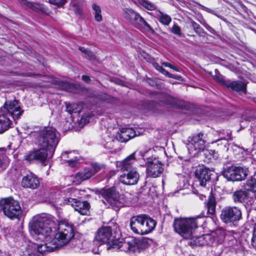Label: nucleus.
<instances>
[{
	"label": "nucleus",
	"mask_w": 256,
	"mask_h": 256,
	"mask_svg": "<svg viewBox=\"0 0 256 256\" xmlns=\"http://www.w3.org/2000/svg\"><path fill=\"white\" fill-rule=\"evenodd\" d=\"M55 231L54 222L47 216L38 218L32 222L31 234L36 240L44 242L38 246V252L53 251L67 244L74 236L73 226L66 220L60 221L56 235Z\"/></svg>",
	"instance_id": "1"
},
{
	"label": "nucleus",
	"mask_w": 256,
	"mask_h": 256,
	"mask_svg": "<svg viewBox=\"0 0 256 256\" xmlns=\"http://www.w3.org/2000/svg\"><path fill=\"white\" fill-rule=\"evenodd\" d=\"M212 172L208 168H204L197 170L196 172V176L197 180H196V188H194L193 192L194 194H200L202 196L206 197L205 194H200L199 191H202L204 193L210 192L208 201L206 206L208 212L210 214H214L216 212V202L214 197L212 195V190L206 187L208 182L210 180Z\"/></svg>",
	"instance_id": "2"
},
{
	"label": "nucleus",
	"mask_w": 256,
	"mask_h": 256,
	"mask_svg": "<svg viewBox=\"0 0 256 256\" xmlns=\"http://www.w3.org/2000/svg\"><path fill=\"white\" fill-rule=\"evenodd\" d=\"M60 140V134L53 127H46L38 132L36 143L39 148L49 150L52 156Z\"/></svg>",
	"instance_id": "3"
},
{
	"label": "nucleus",
	"mask_w": 256,
	"mask_h": 256,
	"mask_svg": "<svg viewBox=\"0 0 256 256\" xmlns=\"http://www.w3.org/2000/svg\"><path fill=\"white\" fill-rule=\"evenodd\" d=\"M202 218L198 216L196 218H183L175 219L174 228L176 232L186 239L193 236L196 229L200 225V220Z\"/></svg>",
	"instance_id": "4"
},
{
	"label": "nucleus",
	"mask_w": 256,
	"mask_h": 256,
	"mask_svg": "<svg viewBox=\"0 0 256 256\" xmlns=\"http://www.w3.org/2000/svg\"><path fill=\"white\" fill-rule=\"evenodd\" d=\"M0 209L10 219H18L22 212L19 202L12 197L0 200Z\"/></svg>",
	"instance_id": "5"
},
{
	"label": "nucleus",
	"mask_w": 256,
	"mask_h": 256,
	"mask_svg": "<svg viewBox=\"0 0 256 256\" xmlns=\"http://www.w3.org/2000/svg\"><path fill=\"white\" fill-rule=\"evenodd\" d=\"M96 192L116 210H118L122 206L123 204L120 196L115 188H104L98 190Z\"/></svg>",
	"instance_id": "6"
},
{
	"label": "nucleus",
	"mask_w": 256,
	"mask_h": 256,
	"mask_svg": "<svg viewBox=\"0 0 256 256\" xmlns=\"http://www.w3.org/2000/svg\"><path fill=\"white\" fill-rule=\"evenodd\" d=\"M248 173V168L240 166H232L224 168L222 174L228 180L240 181L244 180Z\"/></svg>",
	"instance_id": "7"
},
{
	"label": "nucleus",
	"mask_w": 256,
	"mask_h": 256,
	"mask_svg": "<svg viewBox=\"0 0 256 256\" xmlns=\"http://www.w3.org/2000/svg\"><path fill=\"white\" fill-rule=\"evenodd\" d=\"M52 156L49 154V150L45 148H39L38 150L30 152L24 156V159L30 163L38 162L46 166L47 158Z\"/></svg>",
	"instance_id": "8"
},
{
	"label": "nucleus",
	"mask_w": 256,
	"mask_h": 256,
	"mask_svg": "<svg viewBox=\"0 0 256 256\" xmlns=\"http://www.w3.org/2000/svg\"><path fill=\"white\" fill-rule=\"evenodd\" d=\"M146 174L147 176L156 178L160 176L164 171L162 164L156 158H148L146 160Z\"/></svg>",
	"instance_id": "9"
},
{
	"label": "nucleus",
	"mask_w": 256,
	"mask_h": 256,
	"mask_svg": "<svg viewBox=\"0 0 256 256\" xmlns=\"http://www.w3.org/2000/svg\"><path fill=\"white\" fill-rule=\"evenodd\" d=\"M220 218L225 223L238 221L242 218V212L236 206H227L222 210Z\"/></svg>",
	"instance_id": "10"
},
{
	"label": "nucleus",
	"mask_w": 256,
	"mask_h": 256,
	"mask_svg": "<svg viewBox=\"0 0 256 256\" xmlns=\"http://www.w3.org/2000/svg\"><path fill=\"white\" fill-rule=\"evenodd\" d=\"M158 103L160 105H168L172 107L179 108H186V102L178 100L170 95L161 94L158 95Z\"/></svg>",
	"instance_id": "11"
},
{
	"label": "nucleus",
	"mask_w": 256,
	"mask_h": 256,
	"mask_svg": "<svg viewBox=\"0 0 256 256\" xmlns=\"http://www.w3.org/2000/svg\"><path fill=\"white\" fill-rule=\"evenodd\" d=\"M116 238L112 234V230L110 226H102L99 228L95 236V240L104 244L108 243V246L112 244Z\"/></svg>",
	"instance_id": "12"
},
{
	"label": "nucleus",
	"mask_w": 256,
	"mask_h": 256,
	"mask_svg": "<svg viewBox=\"0 0 256 256\" xmlns=\"http://www.w3.org/2000/svg\"><path fill=\"white\" fill-rule=\"evenodd\" d=\"M50 4L56 6L58 8L63 7L68 0H48ZM69 8L76 15L82 13V0H70Z\"/></svg>",
	"instance_id": "13"
},
{
	"label": "nucleus",
	"mask_w": 256,
	"mask_h": 256,
	"mask_svg": "<svg viewBox=\"0 0 256 256\" xmlns=\"http://www.w3.org/2000/svg\"><path fill=\"white\" fill-rule=\"evenodd\" d=\"M4 108L12 116L14 121L17 120L24 112L16 100L6 102L4 104Z\"/></svg>",
	"instance_id": "14"
},
{
	"label": "nucleus",
	"mask_w": 256,
	"mask_h": 256,
	"mask_svg": "<svg viewBox=\"0 0 256 256\" xmlns=\"http://www.w3.org/2000/svg\"><path fill=\"white\" fill-rule=\"evenodd\" d=\"M120 177V181L126 185H134L136 184L140 178V175L136 170L126 171Z\"/></svg>",
	"instance_id": "15"
},
{
	"label": "nucleus",
	"mask_w": 256,
	"mask_h": 256,
	"mask_svg": "<svg viewBox=\"0 0 256 256\" xmlns=\"http://www.w3.org/2000/svg\"><path fill=\"white\" fill-rule=\"evenodd\" d=\"M232 92H242L246 94V84L242 81H232L218 80Z\"/></svg>",
	"instance_id": "16"
},
{
	"label": "nucleus",
	"mask_w": 256,
	"mask_h": 256,
	"mask_svg": "<svg viewBox=\"0 0 256 256\" xmlns=\"http://www.w3.org/2000/svg\"><path fill=\"white\" fill-rule=\"evenodd\" d=\"M40 184L38 178L32 172H30L24 176L22 182V185L24 188L32 190L37 188L40 186Z\"/></svg>",
	"instance_id": "17"
},
{
	"label": "nucleus",
	"mask_w": 256,
	"mask_h": 256,
	"mask_svg": "<svg viewBox=\"0 0 256 256\" xmlns=\"http://www.w3.org/2000/svg\"><path fill=\"white\" fill-rule=\"evenodd\" d=\"M190 240L188 242V244L192 246H202L208 245L210 244V242L212 240L211 235L204 234L200 236H196L194 235V232L193 236L190 238Z\"/></svg>",
	"instance_id": "18"
},
{
	"label": "nucleus",
	"mask_w": 256,
	"mask_h": 256,
	"mask_svg": "<svg viewBox=\"0 0 256 256\" xmlns=\"http://www.w3.org/2000/svg\"><path fill=\"white\" fill-rule=\"evenodd\" d=\"M189 144L195 150H200L204 148L206 141L204 138V134L200 132L189 138Z\"/></svg>",
	"instance_id": "19"
},
{
	"label": "nucleus",
	"mask_w": 256,
	"mask_h": 256,
	"mask_svg": "<svg viewBox=\"0 0 256 256\" xmlns=\"http://www.w3.org/2000/svg\"><path fill=\"white\" fill-rule=\"evenodd\" d=\"M61 193L62 196L64 195L63 198L64 204H69L72 206L78 200L76 198V194H78V192L76 189L68 188L64 190Z\"/></svg>",
	"instance_id": "20"
},
{
	"label": "nucleus",
	"mask_w": 256,
	"mask_h": 256,
	"mask_svg": "<svg viewBox=\"0 0 256 256\" xmlns=\"http://www.w3.org/2000/svg\"><path fill=\"white\" fill-rule=\"evenodd\" d=\"M142 214L134 216L130 220V227L132 232L136 234L142 235V224L144 221Z\"/></svg>",
	"instance_id": "21"
},
{
	"label": "nucleus",
	"mask_w": 256,
	"mask_h": 256,
	"mask_svg": "<svg viewBox=\"0 0 256 256\" xmlns=\"http://www.w3.org/2000/svg\"><path fill=\"white\" fill-rule=\"evenodd\" d=\"M142 216L144 222L142 224V235H144L152 232L154 230L156 226V222L146 214H142Z\"/></svg>",
	"instance_id": "22"
},
{
	"label": "nucleus",
	"mask_w": 256,
	"mask_h": 256,
	"mask_svg": "<svg viewBox=\"0 0 256 256\" xmlns=\"http://www.w3.org/2000/svg\"><path fill=\"white\" fill-rule=\"evenodd\" d=\"M136 135V132L132 128H124L120 130L117 138L121 142H126Z\"/></svg>",
	"instance_id": "23"
},
{
	"label": "nucleus",
	"mask_w": 256,
	"mask_h": 256,
	"mask_svg": "<svg viewBox=\"0 0 256 256\" xmlns=\"http://www.w3.org/2000/svg\"><path fill=\"white\" fill-rule=\"evenodd\" d=\"M72 206L74 208L75 210L78 212L82 215H88L90 212V204L87 201L77 200Z\"/></svg>",
	"instance_id": "24"
},
{
	"label": "nucleus",
	"mask_w": 256,
	"mask_h": 256,
	"mask_svg": "<svg viewBox=\"0 0 256 256\" xmlns=\"http://www.w3.org/2000/svg\"><path fill=\"white\" fill-rule=\"evenodd\" d=\"M128 245V240H124V242L120 241L116 238L114 241H112V244L107 247L108 250L114 249L118 250L124 251L125 252H129Z\"/></svg>",
	"instance_id": "25"
},
{
	"label": "nucleus",
	"mask_w": 256,
	"mask_h": 256,
	"mask_svg": "<svg viewBox=\"0 0 256 256\" xmlns=\"http://www.w3.org/2000/svg\"><path fill=\"white\" fill-rule=\"evenodd\" d=\"M18 2L23 7L29 8L33 11L36 12L44 11V8L42 4L32 2L27 0H18Z\"/></svg>",
	"instance_id": "26"
},
{
	"label": "nucleus",
	"mask_w": 256,
	"mask_h": 256,
	"mask_svg": "<svg viewBox=\"0 0 256 256\" xmlns=\"http://www.w3.org/2000/svg\"><path fill=\"white\" fill-rule=\"evenodd\" d=\"M248 198L246 191L242 190L234 191L232 194V199L234 203H242L245 202Z\"/></svg>",
	"instance_id": "27"
},
{
	"label": "nucleus",
	"mask_w": 256,
	"mask_h": 256,
	"mask_svg": "<svg viewBox=\"0 0 256 256\" xmlns=\"http://www.w3.org/2000/svg\"><path fill=\"white\" fill-rule=\"evenodd\" d=\"M94 172L90 167L85 168L76 174L75 178L78 182H80L90 178L94 176Z\"/></svg>",
	"instance_id": "28"
},
{
	"label": "nucleus",
	"mask_w": 256,
	"mask_h": 256,
	"mask_svg": "<svg viewBox=\"0 0 256 256\" xmlns=\"http://www.w3.org/2000/svg\"><path fill=\"white\" fill-rule=\"evenodd\" d=\"M134 156L135 152H134L123 160L121 168L123 171L136 170L134 166V164L136 162Z\"/></svg>",
	"instance_id": "29"
},
{
	"label": "nucleus",
	"mask_w": 256,
	"mask_h": 256,
	"mask_svg": "<svg viewBox=\"0 0 256 256\" xmlns=\"http://www.w3.org/2000/svg\"><path fill=\"white\" fill-rule=\"evenodd\" d=\"M12 124V122L5 114H0V134L8 130Z\"/></svg>",
	"instance_id": "30"
},
{
	"label": "nucleus",
	"mask_w": 256,
	"mask_h": 256,
	"mask_svg": "<svg viewBox=\"0 0 256 256\" xmlns=\"http://www.w3.org/2000/svg\"><path fill=\"white\" fill-rule=\"evenodd\" d=\"M140 14L131 8H125L123 9V16L124 18L130 23L134 24L137 17Z\"/></svg>",
	"instance_id": "31"
},
{
	"label": "nucleus",
	"mask_w": 256,
	"mask_h": 256,
	"mask_svg": "<svg viewBox=\"0 0 256 256\" xmlns=\"http://www.w3.org/2000/svg\"><path fill=\"white\" fill-rule=\"evenodd\" d=\"M134 25L138 28L144 29L148 32L152 31L150 26L140 14L137 17Z\"/></svg>",
	"instance_id": "32"
},
{
	"label": "nucleus",
	"mask_w": 256,
	"mask_h": 256,
	"mask_svg": "<svg viewBox=\"0 0 256 256\" xmlns=\"http://www.w3.org/2000/svg\"><path fill=\"white\" fill-rule=\"evenodd\" d=\"M9 158L8 157L7 150L6 148H0V168H5L8 165Z\"/></svg>",
	"instance_id": "33"
},
{
	"label": "nucleus",
	"mask_w": 256,
	"mask_h": 256,
	"mask_svg": "<svg viewBox=\"0 0 256 256\" xmlns=\"http://www.w3.org/2000/svg\"><path fill=\"white\" fill-rule=\"evenodd\" d=\"M55 83L58 86V88L62 90L72 92L74 88V86L72 84L68 82L65 80H56Z\"/></svg>",
	"instance_id": "34"
},
{
	"label": "nucleus",
	"mask_w": 256,
	"mask_h": 256,
	"mask_svg": "<svg viewBox=\"0 0 256 256\" xmlns=\"http://www.w3.org/2000/svg\"><path fill=\"white\" fill-rule=\"evenodd\" d=\"M141 241L139 239L130 238L128 239V245L129 252H134L139 248Z\"/></svg>",
	"instance_id": "35"
},
{
	"label": "nucleus",
	"mask_w": 256,
	"mask_h": 256,
	"mask_svg": "<svg viewBox=\"0 0 256 256\" xmlns=\"http://www.w3.org/2000/svg\"><path fill=\"white\" fill-rule=\"evenodd\" d=\"M66 110L70 114L72 113H80L81 110V106L76 104L66 103Z\"/></svg>",
	"instance_id": "36"
},
{
	"label": "nucleus",
	"mask_w": 256,
	"mask_h": 256,
	"mask_svg": "<svg viewBox=\"0 0 256 256\" xmlns=\"http://www.w3.org/2000/svg\"><path fill=\"white\" fill-rule=\"evenodd\" d=\"M92 8L94 11V19L96 22H100L102 20V10L100 7L96 4H92Z\"/></svg>",
	"instance_id": "37"
},
{
	"label": "nucleus",
	"mask_w": 256,
	"mask_h": 256,
	"mask_svg": "<svg viewBox=\"0 0 256 256\" xmlns=\"http://www.w3.org/2000/svg\"><path fill=\"white\" fill-rule=\"evenodd\" d=\"M246 189L253 192H256V178L251 176L245 184Z\"/></svg>",
	"instance_id": "38"
},
{
	"label": "nucleus",
	"mask_w": 256,
	"mask_h": 256,
	"mask_svg": "<svg viewBox=\"0 0 256 256\" xmlns=\"http://www.w3.org/2000/svg\"><path fill=\"white\" fill-rule=\"evenodd\" d=\"M76 246H76L82 250L83 252H87L89 250L90 244L88 241L84 240L83 242H80V240H76Z\"/></svg>",
	"instance_id": "39"
},
{
	"label": "nucleus",
	"mask_w": 256,
	"mask_h": 256,
	"mask_svg": "<svg viewBox=\"0 0 256 256\" xmlns=\"http://www.w3.org/2000/svg\"><path fill=\"white\" fill-rule=\"evenodd\" d=\"M138 2L139 4L149 10H153L156 8L154 4L146 0H138Z\"/></svg>",
	"instance_id": "40"
},
{
	"label": "nucleus",
	"mask_w": 256,
	"mask_h": 256,
	"mask_svg": "<svg viewBox=\"0 0 256 256\" xmlns=\"http://www.w3.org/2000/svg\"><path fill=\"white\" fill-rule=\"evenodd\" d=\"M159 21L165 26H168L172 21V18L166 14L160 12L159 16Z\"/></svg>",
	"instance_id": "41"
},
{
	"label": "nucleus",
	"mask_w": 256,
	"mask_h": 256,
	"mask_svg": "<svg viewBox=\"0 0 256 256\" xmlns=\"http://www.w3.org/2000/svg\"><path fill=\"white\" fill-rule=\"evenodd\" d=\"M191 24L194 32L202 36L203 34L205 33L204 29L200 26V24L192 20Z\"/></svg>",
	"instance_id": "42"
},
{
	"label": "nucleus",
	"mask_w": 256,
	"mask_h": 256,
	"mask_svg": "<svg viewBox=\"0 0 256 256\" xmlns=\"http://www.w3.org/2000/svg\"><path fill=\"white\" fill-rule=\"evenodd\" d=\"M104 168V165L101 164H92V166L90 167V168L93 170L94 172V175L96 173L99 172L100 170Z\"/></svg>",
	"instance_id": "43"
},
{
	"label": "nucleus",
	"mask_w": 256,
	"mask_h": 256,
	"mask_svg": "<svg viewBox=\"0 0 256 256\" xmlns=\"http://www.w3.org/2000/svg\"><path fill=\"white\" fill-rule=\"evenodd\" d=\"M171 32L174 34H176L178 36H182V33L181 32V29L180 27L174 24L172 28Z\"/></svg>",
	"instance_id": "44"
},
{
	"label": "nucleus",
	"mask_w": 256,
	"mask_h": 256,
	"mask_svg": "<svg viewBox=\"0 0 256 256\" xmlns=\"http://www.w3.org/2000/svg\"><path fill=\"white\" fill-rule=\"evenodd\" d=\"M80 50H82V52L84 53L86 56H87V58H89L90 60H92L94 58L95 56L89 50V49H80Z\"/></svg>",
	"instance_id": "45"
},
{
	"label": "nucleus",
	"mask_w": 256,
	"mask_h": 256,
	"mask_svg": "<svg viewBox=\"0 0 256 256\" xmlns=\"http://www.w3.org/2000/svg\"><path fill=\"white\" fill-rule=\"evenodd\" d=\"M252 246L256 249V227L254 228L253 232L252 237L251 240Z\"/></svg>",
	"instance_id": "46"
},
{
	"label": "nucleus",
	"mask_w": 256,
	"mask_h": 256,
	"mask_svg": "<svg viewBox=\"0 0 256 256\" xmlns=\"http://www.w3.org/2000/svg\"><path fill=\"white\" fill-rule=\"evenodd\" d=\"M162 66L166 67H169L170 68L174 70L176 72H179V69L174 65H172L167 62H164L162 64Z\"/></svg>",
	"instance_id": "47"
},
{
	"label": "nucleus",
	"mask_w": 256,
	"mask_h": 256,
	"mask_svg": "<svg viewBox=\"0 0 256 256\" xmlns=\"http://www.w3.org/2000/svg\"><path fill=\"white\" fill-rule=\"evenodd\" d=\"M78 160L76 158L74 159H70L68 160V165L71 167H74L75 166L76 164L77 163Z\"/></svg>",
	"instance_id": "48"
},
{
	"label": "nucleus",
	"mask_w": 256,
	"mask_h": 256,
	"mask_svg": "<svg viewBox=\"0 0 256 256\" xmlns=\"http://www.w3.org/2000/svg\"><path fill=\"white\" fill-rule=\"evenodd\" d=\"M164 74L166 76H168V78H173L174 79H178V78L179 77L178 76H176V75H174V74L170 73L168 72L166 70H165V72H164Z\"/></svg>",
	"instance_id": "49"
},
{
	"label": "nucleus",
	"mask_w": 256,
	"mask_h": 256,
	"mask_svg": "<svg viewBox=\"0 0 256 256\" xmlns=\"http://www.w3.org/2000/svg\"><path fill=\"white\" fill-rule=\"evenodd\" d=\"M82 80L86 82H90V78L86 75H84L82 76Z\"/></svg>",
	"instance_id": "50"
},
{
	"label": "nucleus",
	"mask_w": 256,
	"mask_h": 256,
	"mask_svg": "<svg viewBox=\"0 0 256 256\" xmlns=\"http://www.w3.org/2000/svg\"><path fill=\"white\" fill-rule=\"evenodd\" d=\"M146 83H148V84L151 86H155V82L154 81L150 78H148L146 80Z\"/></svg>",
	"instance_id": "51"
},
{
	"label": "nucleus",
	"mask_w": 256,
	"mask_h": 256,
	"mask_svg": "<svg viewBox=\"0 0 256 256\" xmlns=\"http://www.w3.org/2000/svg\"><path fill=\"white\" fill-rule=\"evenodd\" d=\"M154 66L156 68V69L159 72L160 71V69L162 68V66H160L157 63L154 64Z\"/></svg>",
	"instance_id": "52"
},
{
	"label": "nucleus",
	"mask_w": 256,
	"mask_h": 256,
	"mask_svg": "<svg viewBox=\"0 0 256 256\" xmlns=\"http://www.w3.org/2000/svg\"><path fill=\"white\" fill-rule=\"evenodd\" d=\"M222 140H225V139H224V138H220V139L218 140H216V141L215 142L217 143V144H218V145L222 144H223L222 142Z\"/></svg>",
	"instance_id": "53"
},
{
	"label": "nucleus",
	"mask_w": 256,
	"mask_h": 256,
	"mask_svg": "<svg viewBox=\"0 0 256 256\" xmlns=\"http://www.w3.org/2000/svg\"><path fill=\"white\" fill-rule=\"evenodd\" d=\"M205 27L208 30L212 33V32L213 31H214V30L210 26L208 25L206 26Z\"/></svg>",
	"instance_id": "54"
},
{
	"label": "nucleus",
	"mask_w": 256,
	"mask_h": 256,
	"mask_svg": "<svg viewBox=\"0 0 256 256\" xmlns=\"http://www.w3.org/2000/svg\"><path fill=\"white\" fill-rule=\"evenodd\" d=\"M165 70H165V69H164L163 68H162L160 69V72L161 73H162V74H164V72H165Z\"/></svg>",
	"instance_id": "55"
},
{
	"label": "nucleus",
	"mask_w": 256,
	"mask_h": 256,
	"mask_svg": "<svg viewBox=\"0 0 256 256\" xmlns=\"http://www.w3.org/2000/svg\"><path fill=\"white\" fill-rule=\"evenodd\" d=\"M68 154V152H65L62 154V156H64L65 155H66Z\"/></svg>",
	"instance_id": "56"
},
{
	"label": "nucleus",
	"mask_w": 256,
	"mask_h": 256,
	"mask_svg": "<svg viewBox=\"0 0 256 256\" xmlns=\"http://www.w3.org/2000/svg\"><path fill=\"white\" fill-rule=\"evenodd\" d=\"M211 152H212V154H214L216 153V152L215 150H210V154H211Z\"/></svg>",
	"instance_id": "57"
},
{
	"label": "nucleus",
	"mask_w": 256,
	"mask_h": 256,
	"mask_svg": "<svg viewBox=\"0 0 256 256\" xmlns=\"http://www.w3.org/2000/svg\"><path fill=\"white\" fill-rule=\"evenodd\" d=\"M254 176H256V172H255V174H254Z\"/></svg>",
	"instance_id": "58"
}]
</instances>
